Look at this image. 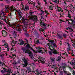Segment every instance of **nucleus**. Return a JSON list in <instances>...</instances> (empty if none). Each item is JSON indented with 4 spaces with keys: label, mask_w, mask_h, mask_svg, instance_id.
Listing matches in <instances>:
<instances>
[{
    "label": "nucleus",
    "mask_w": 75,
    "mask_h": 75,
    "mask_svg": "<svg viewBox=\"0 0 75 75\" xmlns=\"http://www.w3.org/2000/svg\"><path fill=\"white\" fill-rule=\"evenodd\" d=\"M22 28H23V30L24 31L26 32L27 30V27H25V26H22Z\"/></svg>",
    "instance_id": "nucleus-19"
},
{
    "label": "nucleus",
    "mask_w": 75,
    "mask_h": 75,
    "mask_svg": "<svg viewBox=\"0 0 75 75\" xmlns=\"http://www.w3.org/2000/svg\"><path fill=\"white\" fill-rule=\"evenodd\" d=\"M67 45L68 46V47L67 48V51L68 52L70 51V50H71V46L70 44L68 42H67Z\"/></svg>",
    "instance_id": "nucleus-10"
},
{
    "label": "nucleus",
    "mask_w": 75,
    "mask_h": 75,
    "mask_svg": "<svg viewBox=\"0 0 75 75\" xmlns=\"http://www.w3.org/2000/svg\"><path fill=\"white\" fill-rule=\"evenodd\" d=\"M66 67H68V68H69V69H71V70H72V68L69 67V65H66Z\"/></svg>",
    "instance_id": "nucleus-30"
},
{
    "label": "nucleus",
    "mask_w": 75,
    "mask_h": 75,
    "mask_svg": "<svg viewBox=\"0 0 75 75\" xmlns=\"http://www.w3.org/2000/svg\"><path fill=\"white\" fill-rule=\"evenodd\" d=\"M1 32L2 35L4 37H6L7 35V33L5 30H3Z\"/></svg>",
    "instance_id": "nucleus-8"
},
{
    "label": "nucleus",
    "mask_w": 75,
    "mask_h": 75,
    "mask_svg": "<svg viewBox=\"0 0 75 75\" xmlns=\"http://www.w3.org/2000/svg\"><path fill=\"white\" fill-rule=\"evenodd\" d=\"M8 72L9 74H10V72H11V71L10 70V69H8L7 71Z\"/></svg>",
    "instance_id": "nucleus-46"
},
{
    "label": "nucleus",
    "mask_w": 75,
    "mask_h": 75,
    "mask_svg": "<svg viewBox=\"0 0 75 75\" xmlns=\"http://www.w3.org/2000/svg\"><path fill=\"white\" fill-rule=\"evenodd\" d=\"M38 51L39 52H41V53H44V52L42 50H39Z\"/></svg>",
    "instance_id": "nucleus-39"
},
{
    "label": "nucleus",
    "mask_w": 75,
    "mask_h": 75,
    "mask_svg": "<svg viewBox=\"0 0 75 75\" xmlns=\"http://www.w3.org/2000/svg\"><path fill=\"white\" fill-rule=\"evenodd\" d=\"M1 14H0V17H3V16H1V15L2 16H4V15H5V14H4V12L3 11H1L0 12Z\"/></svg>",
    "instance_id": "nucleus-16"
},
{
    "label": "nucleus",
    "mask_w": 75,
    "mask_h": 75,
    "mask_svg": "<svg viewBox=\"0 0 75 75\" xmlns=\"http://www.w3.org/2000/svg\"><path fill=\"white\" fill-rule=\"evenodd\" d=\"M25 52L26 53H28V54H30L29 56V58H30L31 59H34V58L33 57V55L31 53V52L28 49L26 50H25Z\"/></svg>",
    "instance_id": "nucleus-3"
},
{
    "label": "nucleus",
    "mask_w": 75,
    "mask_h": 75,
    "mask_svg": "<svg viewBox=\"0 0 75 75\" xmlns=\"http://www.w3.org/2000/svg\"><path fill=\"white\" fill-rule=\"evenodd\" d=\"M52 1L53 2H54L55 3H57V0H53Z\"/></svg>",
    "instance_id": "nucleus-45"
},
{
    "label": "nucleus",
    "mask_w": 75,
    "mask_h": 75,
    "mask_svg": "<svg viewBox=\"0 0 75 75\" xmlns=\"http://www.w3.org/2000/svg\"><path fill=\"white\" fill-rule=\"evenodd\" d=\"M51 68H54L55 69H57V67L53 65H52Z\"/></svg>",
    "instance_id": "nucleus-24"
},
{
    "label": "nucleus",
    "mask_w": 75,
    "mask_h": 75,
    "mask_svg": "<svg viewBox=\"0 0 75 75\" xmlns=\"http://www.w3.org/2000/svg\"><path fill=\"white\" fill-rule=\"evenodd\" d=\"M38 59V62H41L43 64H45V58L39 57Z\"/></svg>",
    "instance_id": "nucleus-5"
},
{
    "label": "nucleus",
    "mask_w": 75,
    "mask_h": 75,
    "mask_svg": "<svg viewBox=\"0 0 75 75\" xmlns=\"http://www.w3.org/2000/svg\"><path fill=\"white\" fill-rule=\"evenodd\" d=\"M60 16H61L62 14L63 15L64 14V13H60Z\"/></svg>",
    "instance_id": "nucleus-61"
},
{
    "label": "nucleus",
    "mask_w": 75,
    "mask_h": 75,
    "mask_svg": "<svg viewBox=\"0 0 75 75\" xmlns=\"http://www.w3.org/2000/svg\"><path fill=\"white\" fill-rule=\"evenodd\" d=\"M70 64L71 65H72V66L74 65V62H71L70 63Z\"/></svg>",
    "instance_id": "nucleus-41"
},
{
    "label": "nucleus",
    "mask_w": 75,
    "mask_h": 75,
    "mask_svg": "<svg viewBox=\"0 0 75 75\" xmlns=\"http://www.w3.org/2000/svg\"><path fill=\"white\" fill-rule=\"evenodd\" d=\"M69 30H71V31H72V29L69 28Z\"/></svg>",
    "instance_id": "nucleus-60"
},
{
    "label": "nucleus",
    "mask_w": 75,
    "mask_h": 75,
    "mask_svg": "<svg viewBox=\"0 0 75 75\" xmlns=\"http://www.w3.org/2000/svg\"><path fill=\"white\" fill-rule=\"evenodd\" d=\"M40 42H39V40H38L37 41H36V44H40Z\"/></svg>",
    "instance_id": "nucleus-44"
},
{
    "label": "nucleus",
    "mask_w": 75,
    "mask_h": 75,
    "mask_svg": "<svg viewBox=\"0 0 75 75\" xmlns=\"http://www.w3.org/2000/svg\"><path fill=\"white\" fill-rule=\"evenodd\" d=\"M13 68H16V65H13Z\"/></svg>",
    "instance_id": "nucleus-57"
},
{
    "label": "nucleus",
    "mask_w": 75,
    "mask_h": 75,
    "mask_svg": "<svg viewBox=\"0 0 75 75\" xmlns=\"http://www.w3.org/2000/svg\"><path fill=\"white\" fill-rule=\"evenodd\" d=\"M34 33L35 35L36 34H37V33H38V32H37V30H35L34 31Z\"/></svg>",
    "instance_id": "nucleus-40"
},
{
    "label": "nucleus",
    "mask_w": 75,
    "mask_h": 75,
    "mask_svg": "<svg viewBox=\"0 0 75 75\" xmlns=\"http://www.w3.org/2000/svg\"><path fill=\"white\" fill-rule=\"evenodd\" d=\"M72 45H73V47H74V48H75V43H73Z\"/></svg>",
    "instance_id": "nucleus-50"
},
{
    "label": "nucleus",
    "mask_w": 75,
    "mask_h": 75,
    "mask_svg": "<svg viewBox=\"0 0 75 75\" xmlns=\"http://www.w3.org/2000/svg\"><path fill=\"white\" fill-rule=\"evenodd\" d=\"M70 20H71V21L72 23H70L69 22V21H68V24H73V22H74V21L72 20V19H70Z\"/></svg>",
    "instance_id": "nucleus-25"
},
{
    "label": "nucleus",
    "mask_w": 75,
    "mask_h": 75,
    "mask_svg": "<svg viewBox=\"0 0 75 75\" xmlns=\"http://www.w3.org/2000/svg\"><path fill=\"white\" fill-rule=\"evenodd\" d=\"M58 4L59 3V0H56Z\"/></svg>",
    "instance_id": "nucleus-52"
},
{
    "label": "nucleus",
    "mask_w": 75,
    "mask_h": 75,
    "mask_svg": "<svg viewBox=\"0 0 75 75\" xmlns=\"http://www.w3.org/2000/svg\"><path fill=\"white\" fill-rule=\"evenodd\" d=\"M10 27H12L14 30H17L18 31H21V29L19 26V24L17 23H13V24L10 25Z\"/></svg>",
    "instance_id": "nucleus-2"
},
{
    "label": "nucleus",
    "mask_w": 75,
    "mask_h": 75,
    "mask_svg": "<svg viewBox=\"0 0 75 75\" xmlns=\"http://www.w3.org/2000/svg\"><path fill=\"white\" fill-rule=\"evenodd\" d=\"M49 9H50V10H52L53 9V7H52V5L50 6L49 7Z\"/></svg>",
    "instance_id": "nucleus-33"
},
{
    "label": "nucleus",
    "mask_w": 75,
    "mask_h": 75,
    "mask_svg": "<svg viewBox=\"0 0 75 75\" xmlns=\"http://www.w3.org/2000/svg\"><path fill=\"white\" fill-rule=\"evenodd\" d=\"M4 45L5 46H6L5 47V48H7V47H8V44L7 43H5L4 44Z\"/></svg>",
    "instance_id": "nucleus-38"
},
{
    "label": "nucleus",
    "mask_w": 75,
    "mask_h": 75,
    "mask_svg": "<svg viewBox=\"0 0 75 75\" xmlns=\"http://www.w3.org/2000/svg\"><path fill=\"white\" fill-rule=\"evenodd\" d=\"M36 49H38V50H41L42 48V47H41L40 46H38L37 47H36Z\"/></svg>",
    "instance_id": "nucleus-35"
},
{
    "label": "nucleus",
    "mask_w": 75,
    "mask_h": 75,
    "mask_svg": "<svg viewBox=\"0 0 75 75\" xmlns=\"http://www.w3.org/2000/svg\"><path fill=\"white\" fill-rule=\"evenodd\" d=\"M35 36L38 38H39V37H40V35H39L38 33L37 34H36L35 35Z\"/></svg>",
    "instance_id": "nucleus-32"
},
{
    "label": "nucleus",
    "mask_w": 75,
    "mask_h": 75,
    "mask_svg": "<svg viewBox=\"0 0 75 75\" xmlns=\"http://www.w3.org/2000/svg\"><path fill=\"white\" fill-rule=\"evenodd\" d=\"M14 37H15L14 38H15L17 36V32L15 31L14 30L11 31Z\"/></svg>",
    "instance_id": "nucleus-11"
},
{
    "label": "nucleus",
    "mask_w": 75,
    "mask_h": 75,
    "mask_svg": "<svg viewBox=\"0 0 75 75\" xmlns=\"http://www.w3.org/2000/svg\"><path fill=\"white\" fill-rule=\"evenodd\" d=\"M20 13H21V11L20 12H18V14L19 16L20 17H21V14H20Z\"/></svg>",
    "instance_id": "nucleus-34"
},
{
    "label": "nucleus",
    "mask_w": 75,
    "mask_h": 75,
    "mask_svg": "<svg viewBox=\"0 0 75 75\" xmlns=\"http://www.w3.org/2000/svg\"><path fill=\"white\" fill-rule=\"evenodd\" d=\"M48 41H49L50 42H51V44H52L54 42V40H50V39H49L48 40Z\"/></svg>",
    "instance_id": "nucleus-21"
},
{
    "label": "nucleus",
    "mask_w": 75,
    "mask_h": 75,
    "mask_svg": "<svg viewBox=\"0 0 75 75\" xmlns=\"http://www.w3.org/2000/svg\"><path fill=\"white\" fill-rule=\"evenodd\" d=\"M0 18H1V20H4V18H3V16L1 17L0 16Z\"/></svg>",
    "instance_id": "nucleus-47"
},
{
    "label": "nucleus",
    "mask_w": 75,
    "mask_h": 75,
    "mask_svg": "<svg viewBox=\"0 0 75 75\" xmlns=\"http://www.w3.org/2000/svg\"><path fill=\"white\" fill-rule=\"evenodd\" d=\"M13 64H17V62L16 61H15L13 63Z\"/></svg>",
    "instance_id": "nucleus-53"
},
{
    "label": "nucleus",
    "mask_w": 75,
    "mask_h": 75,
    "mask_svg": "<svg viewBox=\"0 0 75 75\" xmlns=\"http://www.w3.org/2000/svg\"><path fill=\"white\" fill-rule=\"evenodd\" d=\"M39 15H40V17H41V18L40 19V26L42 27H51V26L50 25H48L47 24L44 23V15H42V13H40Z\"/></svg>",
    "instance_id": "nucleus-1"
},
{
    "label": "nucleus",
    "mask_w": 75,
    "mask_h": 75,
    "mask_svg": "<svg viewBox=\"0 0 75 75\" xmlns=\"http://www.w3.org/2000/svg\"><path fill=\"white\" fill-rule=\"evenodd\" d=\"M49 54L50 55H51L52 54V52L51 51H49Z\"/></svg>",
    "instance_id": "nucleus-42"
},
{
    "label": "nucleus",
    "mask_w": 75,
    "mask_h": 75,
    "mask_svg": "<svg viewBox=\"0 0 75 75\" xmlns=\"http://www.w3.org/2000/svg\"><path fill=\"white\" fill-rule=\"evenodd\" d=\"M59 75H63V74L62 73H60L59 74Z\"/></svg>",
    "instance_id": "nucleus-63"
},
{
    "label": "nucleus",
    "mask_w": 75,
    "mask_h": 75,
    "mask_svg": "<svg viewBox=\"0 0 75 75\" xmlns=\"http://www.w3.org/2000/svg\"><path fill=\"white\" fill-rule=\"evenodd\" d=\"M6 16H4V21H6L7 20H6V18H5Z\"/></svg>",
    "instance_id": "nucleus-51"
},
{
    "label": "nucleus",
    "mask_w": 75,
    "mask_h": 75,
    "mask_svg": "<svg viewBox=\"0 0 75 75\" xmlns=\"http://www.w3.org/2000/svg\"><path fill=\"white\" fill-rule=\"evenodd\" d=\"M4 55H7V52L5 53L0 54V57L2 59H4Z\"/></svg>",
    "instance_id": "nucleus-12"
},
{
    "label": "nucleus",
    "mask_w": 75,
    "mask_h": 75,
    "mask_svg": "<svg viewBox=\"0 0 75 75\" xmlns=\"http://www.w3.org/2000/svg\"><path fill=\"white\" fill-rule=\"evenodd\" d=\"M23 61L24 62V63L22 64L23 66V68H25V67H27V65H28V63H27V61L25 59H23Z\"/></svg>",
    "instance_id": "nucleus-7"
},
{
    "label": "nucleus",
    "mask_w": 75,
    "mask_h": 75,
    "mask_svg": "<svg viewBox=\"0 0 75 75\" xmlns=\"http://www.w3.org/2000/svg\"><path fill=\"white\" fill-rule=\"evenodd\" d=\"M24 70L23 69L22 71V73H24Z\"/></svg>",
    "instance_id": "nucleus-54"
},
{
    "label": "nucleus",
    "mask_w": 75,
    "mask_h": 75,
    "mask_svg": "<svg viewBox=\"0 0 75 75\" xmlns=\"http://www.w3.org/2000/svg\"><path fill=\"white\" fill-rule=\"evenodd\" d=\"M73 67L74 68V69H75V64H74V65L73 66Z\"/></svg>",
    "instance_id": "nucleus-62"
},
{
    "label": "nucleus",
    "mask_w": 75,
    "mask_h": 75,
    "mask_svg": "<svg viewBox=\"0 0 75 75\" xmlns=\"http://www.w3.org/2000/svg\"><path fill=\"white\" fill-rule=\"evenodd\" d=\"M13 50H14V48L12 47L11 49V51H13Z\"/></svg>",
    "instance_id": "nucleus-56"
},
{
    "label": "nucleus",
    "mask_w": 75,
    "mask_h": 75,
    "mask_svg": "<svg viewBox=\"0 0 75 75\" xmlns=\"http://www.w3.org/2000/svg\"><path fill=\"white\" fill-rule=\"evenodd\" d=\"M35 73H36L37 75H39V74H41L39 72V71L38 70H36L35 71Z\"/></svg>",
    "instance_id": "nucleus-23"
},
{
    "label": "nucleus",
    "mask_w": 75,
    "mask_h": 75,
    "mask_svg": "<svg viewBox=\"0 0 75 75\" xmlns=\"http://www.w3.org/2000/svg\"><path fill=\"white\" fill-rule=\"evenodd\" d=\"M3 69H4V71L5 72H6V71H7V70H6V68H4Z\"/></svg>",
    "instance_id": "nucleus-55"
},
{
    "label": "nucleus",
    "mask_w": 75,
    "mask_h": 75,
    "mask_svg": "<svg viewBox=\"0 0 75 75\" xmlns=\"http://www.w3.org/2000/svg\"><path fill=\"white\" fill-rule=\"evenodd\" d=\"M66 67H67L66 64L65 63H63L62 64V66H61V67L63 69L65 70V69H66Z\"/></svg>",
    "instance_id": "nucleus-14"
},
{
    "label": "nucleus",
    "mask_w": 75,
    "mask_h": 75,
    "mask_svg": "<svg viewBox=\"0 0 75 75\" xmlns=\"http://www.w3.org/2000/svg\"><path fill=\"white\" fill-rule=\"evenodd\" d=\"M51 44L54 47H57V45H56V44L54 42L52 43Z\"/></svg>",
    "instance_id": "nucleus-28"
},
{
    "label": "nucleus",
    "mask_w": 75,
    "mask_h": 75,
    "mask_svg": "<svg viewBox=\"0 0 75 75\" xmlns=\"http://www.w3.org/2000/svg\"><path fill=\"white\" fill-rule=\"evenodd\" d=\"M8 10H10V11H11L16 10V8H15V7H14V6H12L9 7V8H8Z\"/></svg>",
    "instance_id": "nucleus-9"
},
{
    "label": "nucleus",
    "mask_w": 75,
    "mask_h": 75,
    "mask_svg": "<svg viewBox=\"0 0 75 75\" xmlns=\"http://www.w3.org/2000/svg\"><path fill=\"white\" fill-rule=\"evenodd\" d=\"M2 28L3 27H2V25H1V24H0V30L2 29Z\"/></svg>",
    "instance_id": "nucleus-48"
},
{
    "label": "nucleus",
    "mask_w": 75,
    "mask_h": 75,
    "mask_svg": "<svg viewBox=\"0 0 75 75\" xmlns=\"http://www.w3.org/2000/svg\"><path fill=\"white\" fill-rule=\"evenodd\" d=\"M25 40H26V41L27 42L26 43H25V44H24V41H23V40H20L19 39L18 40V41H19L18 44H19V45H23L24 46L25 45H27V44H28V40H27L26 39H25Z\"/></svg>",
    "instance_id": "nucleus-6"
},
{
    "label": "nucleus",
    "mask_w": 75,
    "mask_h": 75,
    "mask_svg": "<svg viewBox=\"0 0 75 75\" xmlns=\"http://www.w3.org/2000/svg\"><path fill=\"white\" fill-rule=\"evenodd\" d=\"M43 12H45L46 14H49V13H48V11L47 10H45Z\"/></svg>",
    "instance_id": "nucleus-37"
},
{
    "label": "nucleus",
    "mask_w": 75,
    "mask_h": 75,
    "mask_svg": "<svg viewBox=\"0 0 75 75\" xmlns=\"http://www.w3.org/2000/svg\"><path fill=\"white\" fill-rule=\"evenodd\" d=\"M52 51V52L54 54H59V52H57L56 50L54 49H53L51 50Z\"/></svg>",
    "instance_id": "nucleus-13"
},
{
    "label": "nucleus",
    "mask_w": 75,
    "mask_h": 75,
    "mask_svg": "<svg viewBox=\"0 0 75 75\" xmlns=\"http://www.w3.org/2000/svg\"><path fill=\"white\" fill-rule=\"evenodd\" d=\"M50 60L52 61H54L55 60V58L53 57H51L50 58Z\"/></svg>",
    "instance_id": "nucleus-27"
},
{
    "label": "nucleus",
    "mask_w": 75,
    "mask_h": 75,
    "mask_svg": "<svg viewBox=\"0 0 75 75\" xmlns=\"http://www.w3.org/2000/svg\"><path fill=\"white\" fill-rule=\"evenodd\" d=\"M73 75H75V71H74L73 72Z\"/></svg>",
    "instance_id": "nucleus-64"
},
{
    "label": "nucleus",
    "mask_w": 75,
    "mask_h": 75,
    "mask_svg": "<svg viewBox=\"0 0 75 75\" xmlns=\"http://www.w3.org/2000/svg\"><path fill=\"white\" fill-rule=\"evenodd\" d=\"M5 22L7 24H8V25H9L10 24V22H9V23H8V22L6 20V21H5Z\"/></svg>",
    "instance_id": "nucleus-49"
},
{
    "label": "nucleus",
    "mask_w": 75,
    "mask_h": 75,
    "mask_svg": "<svg viewBox=\"0 0 75 75\" xmlns=\"http://www.w3.org/2000/svg\"><path fill=\"white\" fill-rule=\"evenodd\" d=\"M32 66H35V64H34V63H32Z\"/></svg>",
    "instance_id": "nucleus-58"
},
{
    "label": "nucleus",
    "mask_w": 75,
    "mask_h": 75,
    "mask_svg": "<svg viewBox=\"0 0 75 75\" xmlns=\"http://www.w3.org/2000/svg\"><path fill=\"white\" fill-rule=\"evenodd\" d=\"M24 9L25 10H28L30 9V8L28 6H25Z\"/></svg>",
    "instance_id": "nucleus-18"
},
{
    "label": "nucleus",
    "mask_w": 75,
    "mask_h": 75,
    "mask_svg": "<svg viewBox=\"0 0 75 75\" xmlns=\"http://www.w3.org/2000/svg\"><path fill=\"white\" fill-rule=\"evenodd\" d=\"M25 35H26V36H27V37H28V33L27 32H26V33H25Z\"/></svg>",
    "instance_id": "nucleus-43"
},
{
    "label": "nucleus",
    "mask_w": 75,
    "mask_h": 75,
    "mask_svg": "<svg viewBox=\"0 0 75 75\" xmlns=\"http://www.w3.org/2000/svg\"><path fill=\"white\" fill-rule=\"evenodd\" d=\"M62 42H61V41H60L59 43L60 45H62Z\"/></svg>",
    "instance_id": "nucleus-59"
},
{
    "label": "nucleus",
    "mask_w": 75,
    "mask_h": 75,
    "mask_svg": "<svg viewBox=\"0 0 75 75\" xmlns=\"http://www.w3.org/2000/svg\"><path fill=\"white\" fill-rule=\"evenodd\" d=\"M0 66H3V67H4V66H5V64L1 62L0 63Z\"/></svg>",
    "instance_id": "nucleus-26"
},
{
    "label": "nucleus",
    "mask_w": 75,
    "mask_h": 75,
    "mask_svg": "<svg viewBox=\"0 0 75 75\" xmlns=\"http://www.w3.org/2000/svg\"><path fill=\"white\" fill-rule=\"evenodd\" d=\"M26 69L27 71H28L29 72L31 71V68L30 66H28L27 67H26Z\"/></svg>",
    "instance_id": "nucleus-15"
},
{
    "label": "nucleus",
    "mask_w": 75,
    "mask_h": 75,
    "mask_svg": "<svg viewBox=\"0 0 75 75\" xmlns=\"http://www.w3.org/2000/svg\"><path fill=\"white\" fill-rule=\"evenodd\" d=\"M50 43H47V45L46 46V47H47L48 49V50H52V49L50 48Z\"/></svg>",
    "instance_id": "nucleus-17"
},
{
    "label": "nucleus",
    "mask_w": 75,
    "mask_h": 75,
    "mask_svg": "<svg viewBox=\"0 0 75 75\" xmlns=\"http://www.w3.org/2000/svg\"><path fill=\"white\" fill-rule=\"evenodd\" d=\"M8 8H9L7 6H6L5 8V10L6 13H8Z\"/></svg>",
    "instance_id": "nucleus-20"
},
{
    "label": "nucleus",
    "mask_w": 75,
    "mask_h": 75,
    "mask_svg": "<svg viewBox=\"0 0 75 75\" xmlns=\"http://www.w3.org/2000/svg\"><path fill=\"white\" fill-rule=\"evenodd\" d=\"M28 17H30V19L31 20H33L34 21V22H37V21H38V18L37 16L35 15H32V16L31 17V15L28 16Z\"/></svg>",
    "instance_id": "nucleus-4"
},
{
    "label": "nucleus",
    "mask_w": 75,
    "mask_h": 75,
    "mask_svg": "<svg viewBox=\"0 0 75 75\" xmlns=\"http://www.w3.org/2000/svg\"><path fill=\"white\" fill-rule=\"evenodd\" d=\"M57 9L58 11L59 12L61 10V8L59 7H57Z\"/></svg>",
    "instance_id": "nucleus-36"
},
{
    "label": "nucleus",
    "mask_w": 75,
    "mask_h": 75,
    "mask_svg": "<svg viewBox=\"0 0 75 75\" xmlns=\"http://www.w3.org/2000/svg\"><path fill=\"white\" fill-rule=\"evenodd\" d=\"M61 57L60 56H59L58 57V59L57 60V61H61Z\"/></svg>",
    "instance_id": "nucleus-31"
},
{
    "label": "nucleus",
    "mask_w": 75,
    "mask_h": 75,
    "mask_svg": "<svg viewBox=\"0 0 75 75\" xmlns=\"http://www.w3.org/2000/svg\"><path fill=\"white\" fill-rule=\"evenodd\" d=\"M11 45H14V41L13 40L11 42Z\"/></svg>",
    "instance_id": "nucleus-29"
},
{
    "label": "nucleus",
    "mask_w": 75,
    "mask_h": 75,
    "mask_svg": "<svg viewBox=\"0 0 75 75\" xmlns=\"http://www.w3.org/2000/svg\"><path fill=\"white\" fill-rule=\"evenodd\" d=\"M26 47H27V49H29L30 48H31V46H30V45L28 44H27L26 46Z\"/></svg>",
    "instance_id": "nucleus-22"
}]
</instances>
